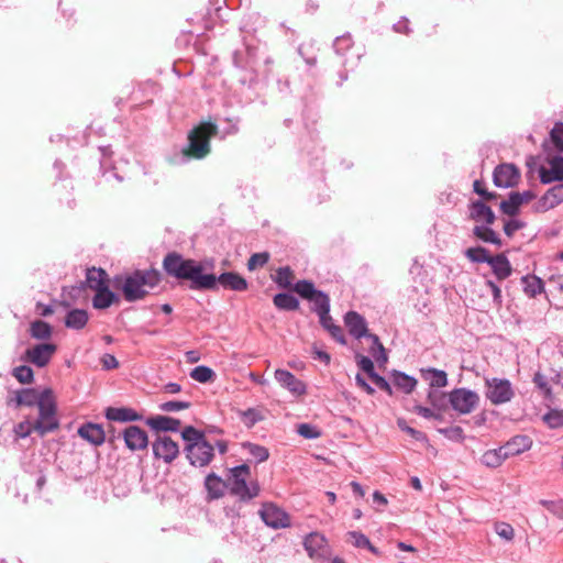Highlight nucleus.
<instances>
[{"label": "nucleus", "mask_w": 563, "mask_h": 563, "mask_svg": "<svg viewBox=\"0 0 563 563\" xmlns=\"http://www.w3.org/2000/svg\"><path fill=\"white\" fill-rule=\"evenodd\" d=\"M78 435L92 445H101L106 440V433L100 424L88 422L78 429Z\"/></svg>", "instance_id": "dca6fc26"}, {"label": "nucleus", "mask_w": 563, "mask_h": 563, "mask_svg": "<svg viewBox=\"0 0 563 563\" xmlns=\"http://www.w3.org/2000/svg\"><path fill=\"white\" fill-rule=\"evenodd\" d=\"M57 351V345L49 342L35 344L25 350L22 360L43 368L49 364Z\"/></svg>", "instance_id": "6e6552de"}, {"label": "nucleus", "mask_w": 563, "mask_h": 563, "mask_svg": "<svg viewBox=\"0 0 563 563\" xmlns=\"http://www.w3.org/2000/svg\"><path fill=\"white\" fill-rule=\"evenodd\" d=\"M357 365L362 371H364L368 375V377L372 376L373 373H375L373 361L367 356L361 355L358 357Z\"/></svg>", "instance_id": "69168bd1"}, {"label": "nucleus", "mask_w": 563, "mask_h": 563, "mask_svg": "<svg viewBox=\"0 0 563 563\" xmlns=\"http://www.w3.org/2000/svg\"><path fill=\"white\" fill-rule=\"evenodd\" d=\"M19 406L32 407L37 405L38 419L35 421V432L41 437L56 430L59 426L56 417V401L51 388H46L38 393L34 388H23L15 393L14 398L9 400Z\"/></svg>", "instance_id": "f257e3e1"}, {"label": "nucleus", "mask_w": 563, "mask_h": 563, "mask_svg": "<svg viewBox=\"0 0 563 563\" xmlns=\"http://www.w3.org/2000/svg\"><path fill=\"white\" fill-rule=\"evenodd\" d=\"M187 459L194 466H207L214 456V448L207 440L187 444L185 448Z\"/></svg>", "instance_id": "1a4fd4ad"}, {"label": "nucleus", "mask_w": 563, "mask_h": 563, "mask_svg": "<svg viewBox=\"0 0 563 563\" xmlns=\"http://www.w3.org/2000/svg\"><path fill=\"white\" fill-rule=\"evenodd\" d=\"M344 322L352 336L361 339L368 332L366 320L356 311H349L344 317Z\"/></svg>", "instance_id": "2eb2a0df"}, {"label": "nucleus", "mask_w": 563, "mask_h": 563, "mask_svg": "<svg viewBox=\"0 0 563 563\" xmlns=\"http://www.w3.org/2000/svg\"><path fill=\"white\" fill-rule=\"evenodd\" d=\"M464 255L472 263H487L488 264L489 258H492V255H489L488 250H486L483 246L468 247L464 251Z\"/></svg>", "instance_id": "79ce46f5"}, {"label": "nucleus", "mask_w": 563, "mask_h": 563, "mask_svg": "<svg viewBox=\"0 0 563 563\" xmlns=\"http://www.w3.org/2000/svg\"><path fill=\"white\" fill-rule=\"evenodd\" d=\"M531 445L532 441L528 435H516L500 448L508 459L530 450Z\"/></svg>", "instance_id": "f3484780"}, {"label": "nucleus", "mask_w": 563, "mask_h": 563, "mask_svg": "<svg viewBox=\"0 0 563 563\" xmlns=\"http://www.w3.org/2000/svg\"><path fill=\"white\" fill-rule=\"evenodd\" d=\"M540 504L550 512L563 520V501L562 500H540Z\"/></svg>", "instance_id": "13d9d810"}, {"label": "nucleus", "mask_w": 563, "mask_h": 563, "mask_svg": "<svg viewBox=\"0 0 563 563\" xmlns=\"http://www.w3.org/2000/svg\"><path fill=\"white\" fill-rule=\"evenodd\" d=\"M474 191L483 197L485 200H495L497 198V194L493 191H488L483 187V183L481 180H475L473 184Z\"/></svg>", "instance_id": "680f3d73"}, {"label": "nucleus", "mask_w": 563, "mask_h": 563, "mask_svg": "<svg viewBox=\"0 0 563 563\" xmlns=\"http://www.w3.org/2000/svg\"><path fill=\"white\" fill-rule=\"evenodd\" d=\"M551 141L554 144L555 148L560 152H563V123H555L553 129L550 132Z\"/></svg>", "instance_id": "864d4df0"}, {"label": "nucleus", "mask_w": 563, "mask_h": 563, "mask_svg": "<svg viewBox=\"0 0 563 563\" xmlns=\"http://www.w3.org/2000/svg\"><path fill=\"white\" fill-rule=\"evenodd\" d=\"M12 375L21 384H31L34 379L33 369L26 365L15 367Z\"/></svg>", "instance_id": "a18cd8bd"}, {"label": "nucleus", "mask_w": 563, "mask_h": 563, "mask_svg": "<svg viewBox=\"0 0 563 563\" xmlns=\"http://www.w3.org/2000/svg\"><path fill=\"white\" fill-rule=\"evenodd\" d=\"M284 387H286L295 398H299L307 393L306 384L288 371H284Z\"/></svg>", "instance_id": "cd10ccee"}, {"label": "nucleus", "mask_w": 563, "mask_h": 563, "mask_svg": "<svg viewBox=\"0 0 563 563\" xmlns=\"http://www.w3.org/2000/svg\"><path fill=\"white\" fill-rule=\"evenodd\" d=\"M520 207L521 202L517 191L510 192L508 199L500 202L501 212L510 217L518 214Z\"/></svg>", "instance_id": "58836bf2"}, {"label": "nucleus", "mask_w": 563, "mask_h": 563, "mask_svg": "<svg viewBox=\"0 0 563 563\" xmlns=\"http://www.w3.org/2000/svg\"><path fill=\"white\" fill-rule=\"evenodd\" d=\"M243 451L252 457V461L256 463L264 462L268 459V450L265 446L245 442L242 444Z\"/></svg>", "instance_id": "e433bc0d"}, {"label": "nucleus", "mask_w": 563, "mask_h": 563, "mask_svg": "<svg viewBox=\"0 0 563 563\" xmlns=\"http://www.w3.org/2000/svg\"><path fill=\"white\" fill-rule=\"evenodd\" d=\"M183 439L187 442V444H192L198 441H205L206 438L202 432L198 431L196 428L189 426L186 427L181 432Z\"/></svg>", "instance_id": "603ef678"}, {"label": "nucleus", "mask_w": 563, "mask_h": 563, "mask_svg": "<svg viewBox=\"0 0 563 563\" xmlns=\"http://www.w3.org/2000/svg\"><path fill=\"white\" fill-rule=\"evenodd\" d=\"M153 454L156 459L163 460L165 463H172L179 454V446L168 435H157L152 443Z\"/></svg>", "instance_id": "9d476101"}, {"label": "nucleus", "mask_w": 563, "mask_h": 563, "mask_svg": "<svg viewBox=\"0 0 563 563\" xmlns=\"http://www.w3.org/2000/svg\"><path fill=\"white\" fill-rule=\"evenodd\" d=\"M468 218L475 222H483L487 225L494 224L496 216L492 208L482 200L472 201L468 206Z\"/></svg>", "instance_id": "4468645a"}, {"label": "nucleus", "mask_w": 563, "mask_h": 563, "mask_svg": "<svg viewBox=\"0 0 563 563\" xmlns=\"http://www.w3.org/2000/svg\"><path fill=\"white\" fill-rule=\"evenodd\" d=\"M250 477V467L246 464L239 465L231 470L229 486L231 494L238 496L242 501H249L255 498L260 493L256 482L247 483Z\"/></svg>", "instance_id": "39448f33"}, {"label": "nucleus", "mask_w": 563, "mask_h": 563, "mask_svg": "<svg viewBox=\"0 0 563 563\" xmlns=\"http://www.w3.org/2000/svg\"><path fill=\"white\" fill-rule=\"evenodd\" d=\"M347 539L357 549H367L374 555H380V551L374 547L371 540L360 531H349Z\"/></svg>", "instance_id": "c85d7f7f"}, {"label": "nucleus", "mask_w": 563, "mask_h": 563, "mask_svg": "<svg viewBox=\"0 0 563 563\" xmlns=\"http://www.w3.org/2000/svg\"><path fill=\"white\" fill-rule=\"evenodd\" d=\"M163 267L169 276L190 280L191 289H214L217 287L216 275L203 274V266L199 262L186 260L176 252L165 256Z\"/></svg>", "instance_id": "f03ea898"}, {"label": "nucleus", "mask_w": 563, "mask_h": 563, "mask_svg": "<svg viewBox=\"0 0 563 563\" xmlns=\"http://www.w3.org/2000/svg\"><path fill=\"white\" fill-rule=\"evenodd\" d=\"M549 168L541 166L539 168V177L542 184H551L554 181L563 183V157L553 156L548 159Z\"/></svg>", "instance_id": "f8f14e48"}, {"label": "nucleus", "mask_w": 563, "mask_h": 563, "mask_svg": "<svg viewBox=\"0 0 563 563\" xmlns=\"http://www.w3.org/2000/svg\"><path fill=\"white\" fill-rule=\"evenodd\" d=\"M473 235L485 243H492L501 246V240L498 234L489 225H475Z\"/></svg>", "instance_id": "473e14b6"}, {"label": "nucleus", "mask_w": 563, "mask_h": 563, "mask_svg": "<svg viewBox=\"0 0 563 563\" xmlns=\"http://www.w3.org/2000/svg\"><path fill=\"white\" fill-rule=\"evenodd\" d=\"M523 290L527 296L534 298L544 290L542 279L536 275H527L521 278Z\"/></svg>", "instance_id": "7c9ffc66"}, {"label": "nucleus", "mask_w": 563, "mask_h": 563, "mask_svg": "<svg viewBox=\"0 0 563 563\" xmlns=\"http://www.w3.org/2000/svg\"><path fill=\"white\" fill-rule=\"evenodd\" d=\"M205 487L210 499H218L224 494L225 483L214 473H210L205 479Z\"/></svg>", "instance_id": "393cba45"}, {"label": "nucleus", "mask_w": 563, "mask_h": 563, "mask_svg": "<svg viewBox=\"0 0 563 563\" xmlns=\"http://www.w3.org/2000/svg\"><path fill=\"white\" fill-rule=\"evenodd\" d=\"M563 202V183L549 188L545 194L539 199V208L542 211H548L555 208Z\"/></svg>", "instance_id": "a211bd4d"}, {"label": "nucleus", "mask_w": 563, "mask_h": 563, "mask_svg": "<svg viewBox=\"0 0 563 563\" xmlns=\"http://www.w3.org/2000/svg\"><path fill=\"white\" fill-rule=\"evenodd\" d=\"M485 397L495 406L507 404L515 397L512 384L507 378H485Z\"/></svg>", "instance_id": "423d86ee"}, {"label": "nucleus", "mask_w": 563, "mask_h": 563, "mask_svg": "<svg viewBox=\"0 0 563 563\" xmlns=\"http://www.w3.org/2000/svg\"><path fill=\"white\" fill-rule=\"evenodd\" d=\"M159 280L161 275L156 269H136L123 277H115V286L120 284L124 299L134 302L143 299Z\"/></svg>", "instance_id": "7ed1b4c3"}, {"label": "nucleus", "mask_w": 563, "mask_h": 563, "mask_svg": "<svg viewBox=\"0 0 563 563\" xmlns=\"http://www.w3.org/2000/svg\"><path fill=\"white\" fill-rule=\"evenodd\" d=\"M147 424L156 431H178L180 428V420L167 417L156 416L147 419Z\"/></svg>", "instance_id": "5701e85b"}, {"label": "nucleus", "mask_w": 563, "mask_h": 563, "mask_svg": "<svg viewBox=\"0 0 563 563\" xmlns=\"http://www.w3.org/2000/svg\"><path fill=\"white\" fill-rule=\"evenodd\" d=\"M191 406L189 401L170 400L159 405V409L165 412H174L188 409Z\"/></svg>", "instance_id": "5fc2aeb1"}, {"label": "nucleus", "mask_w": 563, "mask_h": 563, "mask_svg": "<svg viewBox=\"0 0 563 563\" xmlns=\"http://www.w3.org/2000/svg\"><path fill=\"white\" fill-rule=\"evenodd\" d=\"M214 372L205 365H199L191 369L190 377L199 383H208L214 378Z\"/></svg>", "instance_id": "c03bdc74"}, {"label": "nucleus", "mask_w": 563, "mask_h": 563, "mask_svg": "<svg viewBox=\"0 0 563 563\" xmlns=\"http://www.w3.org/2000/svg\"><path fill=\"white\" fill-rule=\"evenodd\" d=\"M299 300L291 294L284 292V310H297Z\"/></svg>", "instance_id": "774afa93"}, {"label": "nucleus", "mask_w": 563, "mask_h": 563, "mask_svg": "<svg viewBox=\"0 0 563 563\" xmlns=\"http://www.w3.org/2000/svg\"><path fill=\"white\" fill-rule=\"evenodd\" d=\"M369 378L379 389L386 391L388 395L393 394V388L390 384L385 379V377L375 372L372 374V376H369Z\"/></svg>", "instance_id": "e2e57ef3"}, {"label": "nucleus", "mask_w": 563, "mask_h": 563, "mask_svg": "<svg viewBox=\"0 0 563 563\" xmlns=\"http://www.w3.org/2000/svg\"><path fill=\"white\" fill-rule=\"evenodd\" d=\"M217 133V124L212 122L201 123L189 132L188 147L184 150V153L197 159L206 157L211 151L210 139Z\"/></svg>", "instance_id": "20e7f679"}, {"label": "nucleus", "mask_w": 563, "mask_h": 563, "mask_svg": "<svg viewBox=\"0 0 563 563\" xmlns=\"http://www.w3.org/2000/svg\"><path fill=\"white\" fill-rule=\"evenodd\" d=\"M533 383L543 393L545 398H550L552 396L551 387L549 385L547 377L543 374L537 372L533 376Z\"/></svg>", "instance_id": "4d7b16f0"}, {"label": "nucleus", "mask_w": 563, "mask_h": 563, "mask_svg": "<svg viewBox=\"0 0 563 563\" xmlns=\"http://www.w3.org/2000/svg\"><path fill=\"white\" fill-rule=\"evenodd\" d=\"M125 445L131 451L143 450L148 444L146 432L137 426H129L123 431Z\"/></svg>", "instance_id": "ddd939ff"}, {"label": "nucleus", "mask_w": 563, "mask_h": 563, "mask_svg": "<svg viewBox=\"0 0 563 563\" xmlns=\"http://www.w3.org/2000/svg\"><path fill=\"white\" fill-rule=\"evenodd\" d=\"M353 45V40L350 34H344L338 36L334 40L333 47L336 54L343 55L346 51H349Z\"/></svg>", "instance_id": "de8ad7c7"}, {"label": "nucleus", "mask_w": 563, "mask_h": 563, "mask_svg": "<svg viewBox=\"0 0 563 563\" xmlns=\"http://www.w3.org/2000/svg\"><path fill=\"white\" fill-rule=\"evenodd\" d=\"M365 338L369 339L372 341V346L369 349V352L372 356L378 362V363H385L387 362V355L384 345L379 341V338L376 334L367 332Z\"/></svg>", "instance_id": "a19ab883"}, {"label": "nucleus", "mask_w": 563, "mask_h": 563, "mask_svg": "<svg viewBox=\"0 0 563 563\" xmlns=\"http://www.w3.org/2000/svg\"><path fill=\"white\" fill-rule=\"evenodd\" d=\"M88 322V313L82 309L70 310L65 318V325L70 329L80 330Z\"/></svg>", "instance_id": "2f4dec72"}, {"label": "nucleus", "mask_w": 563, "mask_h": 563, "mask_svg": "<svg viewBox=\"0 0 563 563\" xmlns=\"http://www.w3.org/2000/svg\"><path fill=\"white\" fill-rule=\"evenodd\" d=\"M451 407L461 415H468L478 406L479 396L467 388H454L449 393Z\"/></svg>", "instance_id": "0eeeda50"}, {"label": "nucleus", "mask_w": 563, "mask_h": 563, "mask_svg": "<svg viewBox=\"0 0 563 563\" xmlns=\"http://www.w3.org/2000/svg\"><path fill=\"white\" fill-rule=\"evenodd\" d=\"M297 432L299 435H301L305 439H318L321 435L320 430L309 423H300L297 426Z\"/></svg>", "instance_id": "3c124183"}, {"label": "nucleus", "mask_w": 563, "mask_h": 563, "mask_svg": "<svg viewBox=\"0 0 563 563\" xmlns=\"http://www.w3.org/2000/svg\"><path fill=\"white\" fill-rule=\"evenodd\" d=\"M107 273L102 268H90L87 271V285L92 290H98L107 287Z\"/></svg>", "instance_id": "c756f323"}, {"label": "nucleus", "mask_w": 563, "mask_h": 563, "mask_svg": "<svg viewBox=\"0 0 563 563\" xmlns=\"http://www.w3.org/2000/svg\"><path fill=\"white\" fill-rule=\"evenodd\" d=\"M525 227V222L521 220L511 219L505 222L504 232L507 236H512L516 231L522 229Z\"/></svg>", "instance_id": "052dcab7"}, {"label": "nucleus", "mask_w": 563, "mask_h": 563, "mask_svg": "<svg viewBox=\"0 0 563 563\" xmlns=\"http://www.w3.org/2000/svg\"><path fill=\"white\" fill-rule=\"evenodd\" d=\"M238 417L246 428H252L257 422L265 419L266 410L261 406L249 408L246 410H238Z\"/></svg>", "instance_id": "4be33fe9"}, {"label": "nucleus", "mask_w": 563, "mask_h": 563, "mask_svg": "<svg viewBox=\"0 0 563 563\" xmlns=\"http://www.w3.org/2000/svg\"><path fill=\"white\" fill-rule=\"evenodd\" d=\"M235 291H243L247 288V282L235 273H223L217 277V284Z\"/></svg>", "instance_id": "b1692460"}, {"label": "nucleus", "mask_w": 563, "mask_h": 563, "mask_svg": "<svg viewBox=\"0 0 563 563\" xmlns=\"http://www.w3.org/2000/svg\"><path fill=\"white\" fill-rule=\"evenodd\" d=\"M117 301H119V297L107 286L96 290V295L92 299V306L96 309H106Z\"/></svg>", "instance_id": "a878e982"}, {"label": "nucleus", "mask_w": 563, "mask_h": 563, "mask_svg": "<svg viewBox=\"0 0 563 563\" xmlns=\"http://www.w3.org/2000/svg\"><path fill=\"white\" fill-rule=\"evenodd\" d=\"M422 375L430 382L431 387H444L448 385V375L444 371L429 368L422 371Z\"/></svg>", "instance_id": "ea45409f"}, {"label": "nucleus", "mask_w": 563, "mask_h": 563, "mask_svg": "<svg viewBox=\"0 0 563 563\" xmlns=\"http://www.w3.org/2000/svg\"><path fill=\"white\" fill-rule=\"evenodd\" d=\"M268 258L269 255L266 252L254 253L247 262V268L250 271H255L256 268L264 266L268 262Z\"/></svg>", "instance_id": "6e6d98bb"}, {"label": "nucleus", "mask_w": 563, "mask_h": 563, "mask_svg": "<svg viewBox=\"0 0 563 563\" xmlns=\"http://www.w3.org/2000/svg\"><path fill=\"white\" fill-rule=\"evenodd\" d=\"M106 417L107 419L111 421H119V422H128V421H135L140 417L139 415L130 408H115V407H109L106 410Z\"/></svg>", "instance_id": "bb28decb"}, {"label": "nucleus", "mask_w": 563, "mask_h": 563, "mask_svg": "<svg viewBox=\"0 0 563 563\" xmlns=\"http://www.w3.org/2000/svg\"><path fill=\"white\" fill-rule=\"evenodd\" d=\"M496 533L507 540V541H510L514 539L515 537V531H514V528L509 525V523H506V522H499L496 525Z\"/></svg>", "instance_id": "bf43d9fd"}, {"label": "nucleus", "mask_w": 563, "mask_h": 563, "mask_svg": "<svg viewBox=\"0 0 563 563\" xmlns=\"http://www.w3.org/2000/svg\"><path fill=\"white\" fill-rule=\"evenodd\" d=\"M543 421L551 429H558L563 427V411L553 409L543 416Z\"/></svg>", "instance_id": "49530a36"}, {"label": "nucleus", "mask_w": 563, "mask_h": 563, "mask_svg": "<svg viewBox=\"0 0 563 563\" xmlns=\"http://www.w3.org/2000/svg\"><path fill=\"white\" fill-rule=\"evenodd\" d=\"M289 289L295 291L298 296L306 300L311 298V296H313L317 291L313 283L306 279L292 284Z\"/></svg>", "instance_id": "37998d69"}, {"label": "nucleus", "mask_w": 563, "mask_h": 563, "mask_svg": "<svg viewBox=\"0 0 563 563\" xmlns=\"http://www.w3.org/2000/svg\"><path fill=\"white\" fill-rule=\"evenodd\" d=\"M397 426L399 427L400 430L409 434L416 441L426 442L428 440L427 435L423 432L409 427L405 419H398Z\"/></svg>", "instance_id": "8fccbe9b"}, {"label": "nucleus", "mask_w": 563, "mask_h": 563, "mask_svg": "<svg viewBox=\"0 0 563 563\" xmlns=\"http://www.w3.org/2000/svg\"><path fill=\"white\" fill-rule=\"evenodd\" d=\"M260 516L268 527L277 529L282 526V510L272 503L263 504Z\"/></svg>", "instance_id": "412c9836"}, {"label": "nucleus", "mask_w": 563, "mask_h": 563, "mask_svg": "<svg viewBox=\"0 0 563 563\" xmlns=\"http://www.w3.org/2000/svg\"><path fill=\"white\" fill-rule=\"evenodd\" d=\"M520 179V170L514 164H500L495 167L493 173V181L496 187L509 188L518 184Z\"/></svg>", "instance_id": "9b49d317"}, {"label": "nucleus", "mask_w": 563, "mask_h": 563, "mask_svg": "<svg viewBox=\"0 0 563 563\" xmlns=\"http://www.w3.org/2000/svg\"><path fill=\"white\" fill-rule=\"evenodd\" d=\"M30 335L35 340H48L53 334V328L43 320H35L30 324Z\"/></svg>", "instance_id": "72a5a7b5"}, {"label": "nucleus", "mask_w": 563, "mask_h": 563, "mask_svg": "<svg viewBox=\"0 0 563 563\" xmlns=\"http://www.w3.org/2000/svg\"><path fill=\"white\" fill-rule=\"evenodd\" d=\"M439 432H441L442 434H444L449 439H454V440H462L463 437H464L463 435V429L461 427H459V426L451 427V428L439 429Z\"/></svg>", "instance_id": "0e129e2a"}, {"label": "nucleus", "mask_w": 563, "mask_h": 563, "mask_svg": "<svg viewBox=\"0 0 563 563\" xmlns=\"http://www.w3.org/2000/svg\"><path fill=\"white\" fill-rule=\"evenodd\" d=\"M485 284L492 290L494 302L497 306H500L503 301L500 287L490 279H487Z\"/></svg>", "instance_id": "338daca9"}, {"label": "nucleus", "mask_w": 563, "mask_h": 563, "mask_svg": "<svg viewBox=\"0 0 563 563\" xmlns=\"http://www.w3.org/2000/svg\"><path fill=\"white\" fill-rule=\"evenodd\" d=\"M14 434L16 439H25L27 438L33 431H35V422H31L29 419L21 421L18 423L14 429Z\"/></svg>", "instance_id": "09e8293b"}, {"label": "nucleus", "mask_w": 563, "mask_h": 563, "mask_svg": "<svg viewBox=\"0 0 563 563\" xmlns=\"http://www.w3.org/2000/svg\"><path fill=\"white\" fill-rule=\"evenodd\" d=\"M312 303V311L317 314H328L330 312V298L329 296L318 290L311 298L308 299Z\"/></svg>", "instance_id": "c9c22d12"}, {"label": "nucleus", "mask_w": 563, "mask_h": 563, "mask_svg": "<svg viewBox=\"0 0 563 563\" xmlns=\"http://www.w3.org/2000/svg\"><path fill=\"white\" fill-rule=\"evenodd\" d=\"M488 265L498 280H504L512 274L511 264L504 253L492 256Z\"/></svg>", "instance_id": "aec40b11"}, {"label": "nucleus", "mask_w": 563, "mask_h": 563, "mask_svg": "<svg viewBox=\"0 0 563 563\" xmlns=\"http://www.w3.org/2000/svg\"><path fill=\"white\" fill-rule=\"evenodd\" d=\"M303 547L310 558H320L323 555L327 540L322 534L311 532L305 538Z\"/></svg>", "instance_id": "6ab92c4d"}, {"label": "nucleus", "mask_w": 563, "mask_h": 563, "mask_svg": "<svg viewBox=\"0 0 563 563\" xmlns=\"http://www.w3.org/2000/svg\"><path fill=\"white\" fill-rule=\"evenodd\" d=\"M505 460H507V457L500 446L497 449L487 450L482 455V463L493 468L500 466Z\"/></svg>", "instance_id": "4c0bfd02"}, {"label": "nucleus", "mask_w": 563, "mask_h": 563, "mask_svg": "<svg viewBox=\"0 0 563 563\" xmlns=\"http://www.w3.org/2000/svg\"><path fill=\"white\" fill-rule=\"evenodd\" d=\"M393 384L402 390L405 394H410L413 391L417 385V379L412 376H409L402 372L395 371L393 373Z\"/></svg>", "instance_id": "f704fd0d"}]
</instances>
